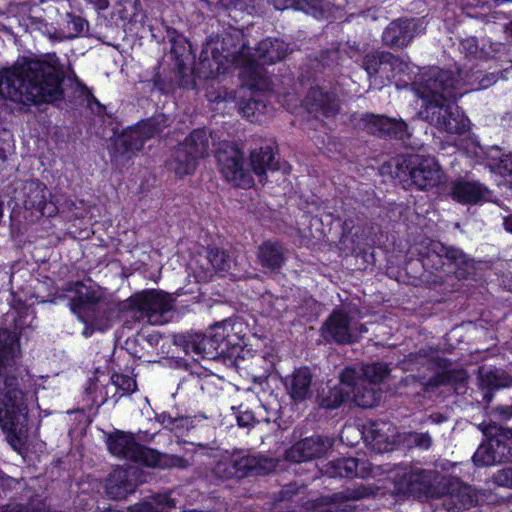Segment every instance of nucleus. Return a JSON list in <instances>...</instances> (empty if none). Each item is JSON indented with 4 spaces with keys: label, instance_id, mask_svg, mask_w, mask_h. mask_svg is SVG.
<instances>
[{
    "label": "nucleus",
    "instance_id": "30",
    "mask_svg": "<svg viewBox=\"0 0 512 512\" xmlns=\"http://www.w3.org/2000/svg\"><path fill=\"white\" fill-rule=\"evenodd\" d=\"M259 263L270 270H276L284 262V248L278 242L266 241L258 248Z\"/></svg>",
    "mask_w": 512,
    "mask_h": 512
},
{
    "label": "nucleus",
    "instance_id": "51",
    "mask_svg": "<svg viewBox=\"0 0 512 512\" xmlns=\"http://www.w3.org/2000/svg\"><path fill=\"white\" fill-rule=\"evenodd\" d=\"M503 225L507 232L512 233V215L504 219Z\"/></svg>",
    "mask_w": 512,
    "mask_h": 512
},
{
    "label": "nucleus",
    "instance_id": "25",
    "mask_svg": "<svg viewBox=\"0 0 512 512\" xmlns=\"http://www.w3.org/2000/svg\"><path fill=\"white\" fill-rule=\"evenodd\" d=\"M305 105L310 113L321 111L325 117L334 116L340 107L336 95L322 88L312 89L305 99Z\"/></svg>",
    "mask_w": 512,
    "mask_h": 512
},
{
    "label": "nucleus",
    "instance_id": "12",
    "mask_svg": "<svg viewBox=\"0 0 512 512\" xmlns=\"http://www.w3.org/2000/svg\"><path fill=\"white\" fill-rule=\"evenodd\" d=\"M133 317L146 320L151 325H162L169 321L173 309V298L158 290H143L131 296Z\"/></svg>",
    "mask_w": 512,
    "mask_h": 512
},
{
    "label": "nucleus",
    "instance_id": "47",
    "mask_svg": "<svg viewBox=\"0 0 512 512\" xmlns=\"http://www.w3.org/2000/svg\"><path fill=\"white\" fill-rule=\"evenodd\" d=\"M461 47L467 50L470 54H474L477 51V43L475 39H467L461 43Z\"/></svg>",
    "mask_w": 512,
    "mask_h": 512
},
{
    "label": "nucleus",
    "instance_id": "7",
    "mask_svg": "<svg viewBox=\"0 0 512 512\" xmlns=\"http://www.w3.org/2000/svg\"><path fill=\"white\" fill-rule=\"evenodd\" d=\"M75 293L70 302L71 310L82 322H89L100 330L109 328L114 319L125 313L133 314L131 296L125 301H117L104 297L100 289L80 282L75 284Z\"/></svg>",
    "mask_w": 512,
    "mask_h": 512
},
{
    "label": "nucleus",
    "instance_id": "5",
    "mask_svg": "<svg viewBox=\"0 0 512 512\" xmlns=\"http://www.w3.org/2000/svg\"><path fill=\"white\" fill-rule=\"evenodd\" d=\"M388 374L389 369L383 363L365 365L358 370L345 368L339 385L330 390L322 405L333 409L350 399L360 407L371 408L379 401L381 389L378 386Z\"/></svg>",
    "mask_w": 512,
    "mask_h": 512
},
{
    "label": "nucleus",
    "instance_id": "26",
    "mask_svg": "<svg viewBox=\"0 0 512 512\" xmlns=\"http://www.w3.org/2000/svg\"><path fill=\"white\" fill-rule=\"evenodd\" d=\"M397 476H400L397 473ZM432 473L425 470L410 469L401 474L399 490L411 494H427L430 492Z\"/></svg>",
    "mask_w": 512,
    "mask_h": 512
},
{
    "label": "nucleus",
    "instance_id": "31",
    "mask_svg": "<svg viewBox=\"0 0 512 512\" xmlns=\"http://www.w3.org/2000/svg\"><path fill=\"white\" fill-rule=\"evenodd\" d=\"M234 326L235 325L231 324L230 321H224L212 328L209 336L220 354L226 352L230 346L237 344L233 339V336L230 334V332L234 330Z\"/></svg>",
    "mask_w": 512,
    "mask_h": 512
},
{
    "label": "nucleus",
    "instance_id": "2",
    "mask_svg": "<svg viewBox=\"0 0 512 512\" xmlns=\"http://www.w3.org/2000/svg\"><path fill=\"white\" fill-rule=\"evenodd\" d=\"M19 344L7 329H0V427L6 433L9 445L21 452L24 447L28 410L23 389L28 386V373L18 366Z\"/></svg>",
    "mask_w": 512,
    "mask_h": 512
},
{
    "label": "nucleus",
    "instance_id": "8",
    "mask_svg": "<svg viewBox=\"0 0 512 512\" xmlns=\"http://www.w3.org/2000/svg\"><path fill=\"white\" fill-rule=\"evenodd\" d=\"M109 452L119 458L131 460L147 467L160 469H186L190 461L184 457L160 453L138 444L132 434L116 431L107 438Z\"/></svg>",
    "mask_w": 512,
    "mask_h": 512
},
{
    "label": "nucleus",
    "instance_id": "48",
    "mask_svg": "<svg viewBox=\"0 0 512 512\" xmlns=\"http://www.w3.org/2000/svg\"><path fill=\"white\" fill-rule=\"evenodd\" d=\"M89 107L94 113L98 115H102L105 110L104 106H102L95 98H92L89 101Z\"/></svg>",
    "mask_w": 512,
    "mask_h": 512
},
{
    "label": "nucleus",
    "instance_id": "3",
    "mask_svg": "<svg viewBox=\"0 0 512 512\" xmlns=\"http://www.w3.org/2000/svg\"><path fill=\"white\" fill-rule=\"evenodd\" d=\"M414 90L423 101L419 111L421 119L448 134H462L468 130L469 120L456 105L457 97L465 91H460L450 71L429 68L414 83Z\"/></svg>",
    "mask_w": 512,
    "mask_h": 512
},
{
    "label": "nucleus",
    "instance_id": "14",
    "mask_svg": "<svg viewBox=\"0 0 512 512\" xmlns=\"http://www.w3.org/2000/svg\"><path fill=\"white\" fill-rule=\"evenodd\" d=\"M15 200L21 202L32 217H51L57 213L56 205L51 201V193L45 184L38 180L21 183L15 190Z\"/></svg>",
    "mask_w": 512,
    "mask_h": 512
},
{
    "label": "nucleus",
    "instance_id": "28",
    "mask_svg": "<svg viewBox=\"0 0 512 512\" xmlns=\"http://www.w3.org/2000/svg\"><path fill=\"white\" fill-rule=\"evenodd\" d=\"M367 118L369 119L368 129L373 134H386L402 140L408 136L407 125L403 121H397L379 115H369Z\"/></svg>",
    "mask_w": 512,
    "mask_h": 512
},
{
    "label": "nucleus",
    "instance_id": "45",
    "mask_svg": "<svg viewBox=\"0 0 512 512\" xmlns=\"http://www.w3.org/2000/svg\"><path fill=\"white\" fill-rule=\"evenodd\" d=\"M255 422V418L251 412H243L237 416V423L240 427H249Z\"/></svg>",
    "mask_w": 512,
    "mask_h": 512
},
{
    "label": "nucleus",
    "instance_id": "9",
    "mask_svg": "<svg viewBox=\"0 0 512 512\" xmlns=\"http://www.w3.org/2000/svg\"><path fill=\"white\" fill-rule=\"evenodd\" d=\"M361 318V312L355 306L334 309L320 328L321 336L326 341H334L338 344L356 342L363 333L368 331L364 324L359 323Z\"/></svg>",
    "mask_w": 512,
    "mask_h": 512
},
{
    "label": "nucleus",
    "instance_id": "4",
    "mask_svg": "<svg viewBox=\"0 0 512 512\" xmlns=\"http://www.w3.org/2000/svg\"><path fill=\"white\" fill-rule=\"evenodd\" d=\"M224 42L207 43L202 54L200 62V71L206 78H215L228 70L229 65L243 67L251 74H256V68L260 64H273L284 59L288 52V45L279 39L262 40L255 53L251 48L242 46L239 51L227 52L223 54Z\"/></svg>",
    "mask_w": 512,
    "mask_h": 512
},
{
    "label": "nucleus",
    "instance_id": "29",
    "mask_svg": "<svg viewBox=\"0 0 512 512\" xmlns=\"http://www.w3.org/2000/svg\"><path fill=\"white\" fill-rule=\"evenodd\" d=\"M184 349L187 354L198 358L212 359L220 354L210 336L199 333L188 334L185 337Z\"/></svg>",
    "mask_w": 512,
    "mask_h": 512
},
{
    "label": "nucleus",
    "instance_id": "1",
    "mask_svg": "<svg viewBox=\"0 0 512 512\" xmlns=\"http://www.w3.org/2000/svg\"><path fill=\"white\" fill-rule=\"evenodd\" d=\"M64 72L55 53L23 58L0 70V98L24 105L52 103L63 96Z\"/></svg>",
    "mask_w": 512,
    "mask_h": 512
},
{
    "label": "nucleus",
    "instance_id": "39",
    "mask_svg": "<svg viewBox=\"0 0 512 512\" xmlns=\"http://www.w3.org/2000/svg\"><path fill=\"white\" fill-rule=\"evenodd\" d=\"M67 37L68 38H74L81 34H83L88 29V23L87 21L80 17L75 16L71 13H67Z\"/></svg>",
    "mask_w": 512,
    "mask_h": 512
},
{
    "label": "nucleus",
    "instance_id": "54",
    "mask_svg": "<svg viewBox=\"0 0 512 512\" xmlns=\"http://www.w3.org/2000/svg\"><path fill=\"white\" fill-rule=\"evenodd\" d=\"M467 379V374L465 371H458V380L463 382Z\"/></svg>",
    "mask_w": 512,
    "mask_h": 512
},
{
    "label": "nucleus",
    "instance_id": "52",
    "mask_svg": "<svg viewBox=\"0 0 512 512\" xmlns=\"http://www.w3.org/2000/svg\"><path fill=\"white\" fill-rule=\"evenodd\" d=\"M310 4H312L314 6L316 4V1L315 0H300L297 3V8L304 9L305 5H310Z\"/></svg>",
    "mask_w": 512,
    "mask_h": 512
},
{
    "label": "nucleus",
    "instance_id": "21",
    "mask_svg": "<svg viewBox=\"0 0 512 512\" xmlns=\"http://www.w3.org/2000/svg\"><path fill=\"white\" fill-rule=\"evenodd\" d=\"M363 67L369 77L380 74L388 80L394 78L403 69L402 62L387 52H374L364 58Z\"/></svg>",
    "mask_w": 512,
    "mask_h": 512
},
{
    "label": "nucleus",
    "instance_id": "37",
    "mask_svg": "<svg viewBox=\"0 0 512 512\" xmlns=\"http://www.w3.org/2000/svg\"><path fill=\"white\" fill-rule=\"evenodd\" d=\"M457 493H452L450 499L456 508H466L473 504L471 488L469 486L458 484Z\"/></svg>",
    "mask_w": 512,
    "mask_h": 512
},
{
    "label": "nucleus",
    "instance_id": "16",
    "mask_svg": "<svg viewBox=\"0 0 512 512\" xmlns=\"http://www.w3.org/2000/svg\"><path fill=\"white\" fill-rule=\"evenodd\" d=\"M383 473L380 466H374L370 461L357 458H342L326 464L324 474L331 477H377Z\"/></svg>",
    "mask_w": 512,
    "mask_h": 512
},
{
    "label": "nucleus",
    "instance_id": "44",
    "mask_svg": "<svg viewBox=\"0 0 512 512\" xmlns=\"http://www.w3.org/2000/svg\"><path fill=\"white\" fill-rule=\"evenodd\" d=\"M478 84L470 83L471 90L486 89L496 83L497 77L494 74L477 75Z\"/></svg>",
    "mask_w": 512,
    "mask_h": 512
},
{
    "label": "nucleus",
    "instance_id": "18",
    "mask_svg": "<svg viewBox=\"0 0 512 512\" xmlns=\"http://www.w3.org/2000/svg\"><path fill=\"white\" fill-rule=\"evenodd\" d=\"M333 445L327 437L312 436L298 441L285 453L286 459L293 462H306L323 456Z\"/></svg>",
    "mask_w": 512,
    "mask_h": 512
},
{
    "label": "nucleus",
    "instance_id": "15",
    "mask_svg": "<svg viewBox=\"0 0 512 512\" xmlns=\"http://www.w3.org/2000/svg\"><path fill=\"white\" fill-rule=\"evenodd\" d=\"M161 131L157 118L148 119L124 130L114 142V157L131 155L141 150L144 143Z\"/></svg>",
    "mask_w": 512,
    "mask_h": 512
},
{
    "label": "nucleus",
    "instance_id": "56",
    "mask_svg": "<svg viewBox=\"0 0 512 512\" xmlns=\"http://www.w3.org/2000/svg\"><path fill=\"white\" fill-rule=\"evenodd\" d=\"M284 502H285L284 498L280 499L278 501V503H276V507L283 508L282 503H284Z\"/></svg>",
    "mask_w": 512,
    "mask_h": 512
},
{
    "label": "nucleus",
    "instance_id": "46",
    "mask_svg": "<svg viewBox=\"0 0 512 512\" xmlns=\"http://www.w3.org/2000/svg\"><path fill=\"white\" fill-rule=\"evenodd\" d=\"M0 485L3 489H5V488L14 489L16 487H18V488L24 487L25 483H23L20 480L14 479L12 477H3L1 479Z\"/></svg>",
    "mask_w": 512,
    "mask_h": 512
},
{
    "label": "nucleus",
    "instance_id": "53",
    "mask_svg": "<svg viewBox=\"0 0 512 512\" xmlns=\"http://www.w3.org/2000/svg\"><path fill=\"white\" fill-rule=\"evenodd\" d=\"M503 283H504V286L507 288V290L512 292V274L509 276H506Z\"/></svg>",
    "mask_w": 512,
    "mask_h": 512
},
{
    "label": "nucleus",
    "instance_id": "36",
    "mask_svg": "<svg viewBox=\"0 0 512 512\" xmlns=\"http://www.w3.org/2000/svg\"><path fill=\"white\" fill-rule=\"evenodd\" d=\"M479 382L482 387L496 389L507 386V382L503 379L497 370L480 369Z\"/></svg>",
    "mask_w": 512,
    "mask_h": 512
},
{
    "label": "nucleus",
    "instance_id": "49",
    "mask_svg": "<svg viewBox=\"0 0 512 512\" xmlns=\"http://www.w3.org/2000/svg\"><path fill=\"white\" fill-rule=\"evenodd\" d=\"M497 412L500 416H502L505 419H508L512 416V410L510 407H501L497 409Z\"/></svg>",
    "mask_w": 512,
    "mask_h": 512
},
{
    "label": "nucleus",
    "instance_id": "41",
    "mask_svg": "<svg viewBox=\"0 0 512 512\" xmlns=\"http://www.w3.org/2000/svg\"><path fill=\"white\" fill-rule=\"evenodd\" d=\"M494 171L500 174L505 179L508 177L507 182L512 184V155H507L495 165Z\"/></svg>",
    "mask_w": 512,
    "mask_h": 512
},
{
    "label": "nucleus",
    "instance_id": "40",
    "mask_svg": "<svg viewBox=\"0 0 512 512\" xmlns=\"http://www.w3.org/2000/svg\"><path fill=\"white\" fill-rule=\"evenodd\" d=\"M111 382L117 389L121 390L123 394L133 393L137 388L136 380L128 375L113 374Z\"/></svg>",
    "mask_w": 512,
    "mask_h": 512
},
{
    "label": "nucleus",
    "instance_id": "24",
    "mask_svg": "<svg viewBox=\"0 0 512 512\" xmlns=\"http://www.w3.org/2000/svg\"><path fill=\"white\" fill-rule=\"evenodd\" d=\"M416 26L414 19L393 21L384 30L382 39L389 46H407L416 33Z\"/></svg>",
    "mask_w": 512,
    "mask_h": 512
},
{
    "label": "nucleus",
    "instance_id": "34",
    "mask_svg": "<svg viewBox=\"0 0 512 512\" xmlns=\"http://www.w3.org/2000/svg\"><path fill=\"white\" fill-rule=\"evenodd\" d=\"M266 104L260 98H252L244 102L241 107L242 115L251 122H260L266 113Z\"/></svg>",
    "mask_w": 512,
    "mask_h": 512
},
{
    "label": "nucleus",
    "instance_id": "35",
    "mask_svg": "<svg viewBox=\"0 0 512 512\" xmlns=\"http://www.w3.org/2000/svg\"><path fill=\"white\" fill-rule=\"evenodd\" d=\"M400 440V444L408 448H419L422 450H428L432 445V438L428 433H402Z\"/></svg>",
    "mask_w": 512,
    "mask_h": 512
},
{
    "label": "nucleus",
    "instance_id": "33",
    "mask_svg": "<svg viewBox=\"0 0 512 512\" xmlns=\"http://www.w3.org/2000/svg\"><path fill=\"white\" fill-rule=\"evenodd\" d=\"M213 472L220 479H238L237 461L235 453H225L215 465Z\"/></svg>",
    "mask_w": 512,
    "mask_h": 512
},
{
    "label": "nucleus",
    "instance_id": "13",
    "mask_svg": "<svg viewBox=\"0 0 512 512\" xmlns=\"http://www.w3.org/2000/svg\"><path fill=\"white\" fill-rule=\"evenodd\" d=\"M407 173L413 185L420 190H429L445 182V175L438 161L431 156L408 155L399 165Z\"/></svg>",
    "mask_w": 512,
    "mask_h": 512
},
{
    "label": "nucleus",
    "instance_id": "17",
    "mask_svg": "<svg viewBox=\"0 0 512 512\" xmlns=\"http://www.w3.org/2000/svg\"><path fill=\"white\" fill-rule=\"evenodd\" d=\"M363 437L373 450L380 453L393 450L401 442V434L392 423L386 421H376L365 427Z\"/></svg>",
    "mask_w": 512,
    "mask_h": 512
},
{
    "label": "nucleus",
    "instance_id": "10",
    "mask_svg": "<svg viewBox=\"0 0 512 512\" xmlns=\"http://www.w3.org/2000/svg\"><path fill=\"white\" fill-rule=\"evenodd\" d=\"M210 135L205 129H196L178 144L167 161V168L177 177L191 175L198 161L208 155Z\"/></svg>",
    "mask_w": 512,
    "mask_h": 512
},
{
    "label": "nucleus",
    "instance_id": "32",
    "mask_svg": "<svg viewBox=\"0 0 512 512\" xmlns=\"http://www.w3.org/2000/svg\"><path fill=\"white\" fill-rule=\"evenodd\" d=\"M25 496L28 498L29 502L24 503H11L5 506L0 507V512H45L46 504L43 499L31 493V491H27Z\"/></svg>",
    "mask_w": 512,
    "mask_h": 512
},
{
    "label": "nucleus",
    "instance_id": "43",
    "mask_svg": "<svg viewBox=\"0 0 512 512\" xmlns=\"http://www.w3.org/2000/svg\"><path fill=\"white\" fill-rule=\"evenodd\" d=\"M159 422L166 428L173 430L178 427L180 423L184 422L185 419L183 417H172L170 414L163 412L157 416Z\"/></svg>",
    "mask_w": 512,
    "mask_h": 512
},
{
    "label": "nucleus",
    "instance_id": "57",
    "mask_svg": "<svg viewBox=\"0 0 512 512\" xmlns=\"http://www.w3.org/2000/svg\"><path fill=\"white\" fill-rule=\"evenodd\" d=\"M325 468H326V466L325 467H321V470H323V473L325 472Z\"/></svg>",
    "mask_w": 512,
    "mask_h": 512
},
{
    "label": "nucleus",
    "instance_id": "55",
    "mask_svg": "<svg viewBox=\"0 0 512 512\" xmlns=\"http://www.w3.org/2000/svg\"><path fill=\"white\" fill-rule=\"evenodd\" d=\"M207 97L210 101H218L221 98L220 96H213L212 94H208Z\"/></svg>",
    "mask_w": 512,
    "mask_h": 512
},
{
    "label": "nucleus",
    "instance_id": "23",
    "mask_svg": "<svg viewBox=\"0 0 512 512\" xmlns=\"http://www.w3.org/2000/svg\"><path fill=\"white\" fill-rule=\"evenodd\" d=\"M451 197L462 204H477L490 197V191L478 181L459 180L452 184Z\"/></svg>",
    "mask_w": 512,
    "mask_h": 512
},
{
    "label": "nucleus",
    "instance_id": "20",
    "mask_svg": "<svg viewBox=\"0 0 512 512\" xmlns=\"http://www.w3.org/2000/svg\"><path fill=\"white\" fill-rule=\"evenodd\" d=\"M422 262L426 269L440 270L447 264L464 263L465 255L459 249L446 247L440 242H431Z\"/></svg>",
    "mask_w": 512,
    "mask_h": 512
},
{
    "label": "nucleus",
    "instance_id": "38",
    "mask_svg": "<svg viewBox=\"0 0 512 512\" xmlns=\"http://www.w3.org/2000/svg\"><path fill=\"white\" fill-rule=\"evenodd\" d=\"M207 258L216 271H226L230 268L231 259L225 251L211 249L208 252Z\"/></svg>",
    "mask_w": 512,
    "mask_h": 512
},
{
    "label": "nucleus",
    "instance_id": "50",
    "mask_svg": "<svg viewBox=\"0 0 512 512\" xmlns=\"http://www.w3.org/2000/svg\"><path fill=\"white\" fill-rule=\"evenodd\" d=\"M95 6L99 10H105L109 6L108 0H95Z\"/></svg>",
    "mask_w": 512,
    "mask_h": 512
},
{
    "label": "nucleus",
    "instance_id": "11",
    "mask_svg": "<svg viewBox=\"0 0 512 512\" xmlns=\"http://www.w3.org/2000/svg\"><path fill=\"white\" fill-rule=\"evenodd\" d=\"M488 442L481 444L473 455L476 466H490L508 461L512 456V429L503 428L496 423L479 425Z\"/></svg>",
    "mask_w": 512,
    "mask_h": 512
},
{
    "label": "nucleus",
    "instance_id": "19",
    "mask_svg": "<svg viewBox=\"0 0 512 512\" xmlns=\"http://www.w3.org/2000/svg\"><path fill=\"white\" fill-rule=\"evenodd\" d=\"M137 487L136 470L118 467L114 469L105 482V492L112 499H125L135 492Z\"/></svg>",
    "mask_w": 512,
    "mask_h": 512
},
{
    "label": "nucleus",
    "instance_id": "27",
    "mask_svg": "<svg viewBox=\"0 0 512 512\" xmlns=\"http://www.w3.org/2000/svg\"><path fill=\"white\" fill-rule=\"evenodd\" d=\"M235 457L238 479L250 475L267 474L274 468L273 461L265 457L248 455L242 452L235 453Z\"/></svg>",
    "mask_w": 512,
    "mask_h": 512
},
{
    "label": "nucleus",
    "instance_id": "22",
    "mask_svg": "<svg viewBox=\"0 0 512 512\" xmlns=\"http://www.w3.org/2000/svg\"><path fill=\"white\" fill-rule=\"evenodd\" d=\"M312 379L310 370L306 367H301L287 375L283 380V384L290 398L298 403L312 397Z\"/></svg>",
    "mask_w": 512,
    "mask_h": 512
},
{
    "label": "nucleus",
    "instance_id": "6",
    "mask_svg": "<svg viewBox=\"0 0 512 512\" xmlns=\"http://www.w3.org/2000/svg\"><path fill=\"white\" fill-rule=\"evenodd\" d=\"M216 158L225 179L241 188H250L254 185L252 173L259 177L260 182H263L264 176L268 171L280 169L284 173H289L290 171L289 165L284 164L280 167L274 161V154L270 147L251 151L250 168L244 167L243 153L236 146L226 142L217 150Z\"/></svg>",
    "mask_w": 512,
    "mask_h": 512
},
{
    "label": "nucleus",
    "instance_id": "42",
    "mask_svg": "<svg viewBox=\"0 0 512 512\" xmlns=\"http://www.w3.org/2000/svg\"><path fill=\"white\" fill-rule=\"evenodd\" d=\"M494 482L499 486L512 488V467L498 471L494 475Z\"/></svg>",
    "mask_w": 512,
    "mask_h": 512
}]
</instances>
